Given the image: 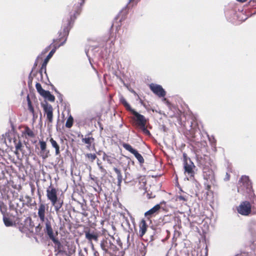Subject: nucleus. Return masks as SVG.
<instances>
[{"label": "nucleus", "instance_id": "nucleus-8", "mask_svg": "<svg viewBox=\"0 0 256 256\" xmlns=\"http://www.w3.org/2000/svg\"><path fill=\"white\" fill-rule=\"evenodd\" d=\"M189 126L190 128H202L203 125L201 122L196 118L188 120L184 126Z\"/></svg>", "mask_w": 256, "mask_h": 256}, {"label": "nucleus", "instance_id": "nucleus-35", "mask_svg": "<svg viewBox=\"0 0 256 256\" xmlns=\"http://www.w3.org/2000/svg\"><path fill=\"white\" fill-rule=\"evenodd\" d=\"M52 44H50L49 46H47V47L45 48L44 51V52H44V53H45V52H47L50 50V46H52Z\"/></svg>", "mask_w": 256, "mask_h": 256}, {"label": "nucleus", "instance_id": "nucleus-39", "mask_svg": "<svg viewBox=\"0 0 256 256\" xmlns=\"http://www.w3.org/2000/svg\"><path fill=\"white\" fill-rule=\"evenodd\" d=\"M127 8H128V6H125V8H124L122 9V11L121 12H124V11H126V10H127Z\"/></svg>", "mask_w": 256, "mask_h": 256}, {"label": "nucleus", "instance_id": "nucleus-33", "mask_svg": "<svg viewBox=\"0 0 256 256\" xmlns=\"http://www.w3.org/2000/svg\"><path fill=\"white\" fill-rule=\"evenodd\" d=\"M177 200H186V199L184 198V197L182 196H179L177 198Z\"/></svg>", "mask_w": 256, "mask_h": 256}, {"label": "nucleus", "instance_id": "nucleus-6", "mask_svg": "<svg viewBox=\"0 0 256 256\" xmlns=\"http://www.w3.org/2000/svg\"><path fill=\"white\" fill-rule=\"evenodd\" d=\"M150 87L151 90L158 97L162 98L166 96V91L160 85L152 84Z\"/></svg>", "mask_w": 256, "mask_h": 256}, {"label": "nucleus", "instance_id": "nucleus-31", "mask_svg": "<svg viewBox=\"0 0 256 256\" xmlns=\"http://www.w3.org/2000/svg\"><path fill=\"white\" fill-rule=\"evenodd\" d=\"M142 130V132L145 134H146V135H150V132H149V130H148V129H141Z\"/></svg>", "mask_w": 256, "mask_h": 256}, {"label": "nucleus", "instance_id": "nucleus-28", "mask_svg": "<svg viewBox=\"0 0 256 256\" xmlns=\"http://www.w3.org/2000/svg\"><path fill=\"white\" fill-rule=\"evenodd\" d=\"M86 156L92 161H94L96 158V155L95 154H86Z\"/></svg>", "mask_w": 256, "mask_h": 256}, {"label": "nucleus", "instance_id": "nucleus-16", "mask_svg": "<svg viewBox=\"0 0 256 256\" xmlns=\"http://www.w3.org/2000/svg\"><path fill=\"white\" fill-rule=\"evenodd\" d=\"M146 224L145 220H142L140 224V232L141 236H142L146 230Z\"/></svg>", "mask_w": 256, "mask_h": 256}, {"label": "nucleus", "instance_id": "nucleus-14", "mask_svg": "<svg viewBox=\"0 0 256 256\" xmlns=\"http://www.w3.org/2000/svg\"><path fill=\"white\" fill-rule=\"evenodd\" d=\"M160 204H156L152 208L149 210L145 212V216H150L155 213H156L160 209Z\"/></svg>", "mask_w": 256, "mask_h": 256}, {"label": "nucleus", "instance_id": "nucleus-18", "mask_svg": "<svg viewBox=\"0 0 256 256\" xmlns=\"http://www.w3.org/2000/svg\"><path fill=\"white\" fill-rule=\"evenodd\" d=\"M86 237L90 240H94L96 241L98 240V236L94 233L86 232Z\"/></svg>", "mask_w": 256, "mask_h": 256}, {"label": "nucleus", "instance_id": "nucleus-3", "mask_svg": "<svg viewBox=\"0 0 256 256\" xmlns=\"http://www.w3.org/2000/svg\"><path fill=\"white\" fill-rule=\"evenodd\" d=\"M131 112L133 115V120L136 125L139 126V128H147L146 126L147 120L143 115L140 114L134 110Z\"/></svg>", "mask_w": 256, "mask_h": 256}, {"label": "nucleus", "instance_id": "nucleus-13", "mask_svg": "<svg viewBox=\"0 0 256 256\" xmlns=\"http://www.w3.org/2000/svg\"><path fill=\"white\" fill-rule=\"evenodd\" d=\"M120 102L125 107L126 110L131 112L134 110L131 108L130 104L126 102L124 96H120Z\"/></svg>", "mask_w": 256, "mask_h": 256}, {"label": "nucleus", "instance_id": "nucleus-24", "mask_svg": "<svg viewBox=\"0 0 256 256\" xmlns=\"http://www.w3.org/2000/svg\"><path fill=\"white\" fill-rule=\"evenodd\" d=\"M240 181L244 184H246V186H249V179L246 176H242L240 179Z\"/></svg>", "mask_w": 256, "mask_h": 256}, {"label": "nucleus", "instance_id": "nucleus-29", "mask_svg": "<svg viewBox=\"0 0 256 256\" xmlns=\"http://www.w3.org/2000/svg\"><path fill=\"white\" fill-rule=\"evenodd\" d=\"M40 146L42 150H44L46 148V143L44 142H40Z\"/></svg>", "mask_w": 256, "mask_h": 256}, {"label": "nucleus", "instance_id": "nucleus-36", "mask_svg": "<svg viewBox=\"0 0 256 256\" xmlns=\"http://www.w3.org/2000/svg\"><path fill=\"white\" fill-rule=\"evenodd\" d=\"M140 0H128V4H130L132 2L134 1L136 2V4H137Z\"/></svg>", "mask_w": 256, "mask_h": 256}, {"label": "nucleus", "instance_id": "nucleus-27", "mask_svg": "<svg viewBox=\"0 0 256 256\" xmlns=\"http://www.w3.org/2000/svg\"><path fill=\"white\" fill-rule=\"evenodd\" d=\"M54 91L58 94V98L60 100V102L62 103L63 101V96L61 94L56 88H54Z\"/></svg>", "mask_w": 256, "mask_h": 256}, {"label": "nucleus", "instance_id": "nucleus-34", "mask_svg": "<svg viewBox=\"0 0 256 256\" xmlns=\"http://www.w3.org/2000/svg\"><path fill=\"white\" fill-rule=\"evenodd\" d=\"M32 72V71L30 72V76H29V80H28V85H30V84H32V80L30 79V76H31Z\"/></svg>", "mask_w": 256, "mask_h": 256}, {"label": "nucleus", "instance_id": "nucleus-22", "mask_svg": "<svg viewBox=\"0 0 256 256\" xmlns=\"http://www.w3.org/2000/svg\"><path fill=\"white\" fill-rule=\"evenodd\" d=\"M73 124V118L72 116H70L69 118H68L66 123V126L68 128H70Z\"/></svg>", "mask_w": 256, "mask_h": 256}, {"label": "nucleus", "instance_id": "nucleus-1", "mask_svg": "<svg viewBox=\"0 0 256 256\" xmlns=\"http://www.w3.org/2000/svg\"><path fill=\"white\" fill-rule=\"evenodd\" d=\"M76 17L73 18L72 15H71L70 18H66L63 20L62 26V31L58 32V38L57 40L60 41L61 40H64L58 46L54 45V48L51 50V51L49 52L48 55L44 60V61L42 64L40 70L39 72L41 77H42V74L43 72L47 76L46 70V64L50 59L52 56L53 54L56 52V48L62 46H63L66 42L68 36L69 34V32L73 26Z\"/></svg>", "mask_w": 256, "mask_h": 256}, {"label": "nucleus", "instance_id": "nucleus-40", "mask_svg": "<svg viewBox=\"0 0 256 256\" xmlns=\"http://www.w3.org/2000/svg\"><path fill=\"white\" fill-rule=\"evenodd\" d=\"M238 2H246L247 0H236Z\"/></svg>", "mask_w": 256, "mask_h": 256}, {"label": "nucleus", "instance_id": "nucleus-23", "mask_svg": "<svg viewBox=\"0 0 256 256\" xmlns=\"http://www.w3.org/2000/svg\"><path fill=\"white\" fill-rule=\"evenodd\" d=\"M133 154L135 156V157L137 158L140 162H144V160L142 156L136 150L134 152Z\"/></svg>", "mask_w": 256, "mask_h": 256}, {"label": "nucleus", "instance_id": "nucleus-37", "mask_svg": "<svg viewBox=\"0 0 256 256\" xmlns=\"http://www.w3.org/2000/svg\"><path fill=\"white\" fill-rule=\"evenodd\" d=\"M88 52H89V50H88V51H86V54L88 58V60H90V63L91 64L90 60V56H89L88 54Z\"/></svg>", "mask_w": 256, "mask_h": 256}, {"label": "nucleus", "instance_id": "nucleus-38", "mask_svg": "<svg viewBox=\"0 0 256 256\" xmlns=\"http://www.w3.org/2000/svg\"><path fill=\"white\" fill-rule=\"evenodd\" d=\"M4 154V152L1 149H0V156H2Z\"/></svg>", "mask_w": 256, "mask_h": 256}, {"label": "nucleus", "instance_id": "nucleus-2", "mask_svg": "<svg viewBox=\"0 0 256 256\" xmlns=\"http://www.w3.org/2000/svg\"><path fill=\"white\" fill-rule=\"evenodd\" d=\"M46 196L54 206L56 211H58L62 205V202L58 199L57 191L54 188H50L46 190Z\"/></svg>", "mask_w": 256, "mask_h": 256}, {"label": "nucleus", "instance_id": "nucleus-7", "mask_svg": "<svg viewBox=\"0 0 256 256\" xmlns=\"http://www.w3.org/2000/svg\"><path fill=\"white\" fill-rule=\"evenodd\" d=\"M42 106L44 108V114L46 115V118L49 122H51L52 120V107L48 104L46 101L44 103H42Z\"/></svg>", "mask_w": 256, "mask_h": 256}, {"label": "nucleus", "instance_id": "nucleus-26", "mask_svg": "<svg viewBox=\"0 0 256 256\" xmlns=\"http://www.w3.org/2000/svg\"><path fill=\"white\" fill-rule=\"evenodd\" d=\"M4 222L5 224V225L6 226H12V222L8 218H4Z\"/></svg>", "mask_w": 256, "mask_h": 256}, {"label": "nucleus", "instance_id": "nucleus-41", "mask_svg": "<svg viewBox=\"0 0 256 256\" xmlns=\"http://www.w3.org/2000/svg\"><path fill=\"white\" fill-rule=\"evenodd\" d=\"M36 65H37L36 62L34 64V66H36Z\"/></svg>", "mask_w": 256, "mask_h": 256}, {"label": "nucleus", "instance_id": "nucleus-21", "mask_svg": "<svg viewBox=\"0 0 256 256\" xmlns=\"http://www.w3.org/2000/svg\"><path fill=\"white\" fill-rule=\"evenodd\" d=\"M82 141L85 144L90 145L94 142V139L92 137L88 136L82 138Z\"/></svg>", "mask_w": 256, "mask_h": 256}, {"label": "nucleus", "instance_id": "nucleus-9", "mask_svg": "<svg viewBox=\"0 0 256 256\" xmlns=\"http://www.w3.org/2000/svg\"><path fill=\"white\" fill-rule=\"evenodd\" d=\"M84 0H81V2H78L77 4H74V12H70V16L72 15V18H74L76 17V16L80 14L81 10H82V6L84 4Z\"/></svg>", "mask_w": 256, "mask_h": 256}, {"label": "nucleus", "instance_id": "nucleus-11", "mask_svg": "<svg viewBox=\"0 0 256 256\" xmlns=\"http://www.w3.org/2000/svg\"><path fill=\"white\" fill-rule=\"evenodd\" d=\"M46 232L50 238L52 239L54 242H56V240H55L54 236L53 230L51 227V226L50 222H47L46 224Z\"/></svg>", "mask_w": 256, "mask_h": 256}, {"label": "nucleus", "instance_id": "nucleus-12", "mask_svg": "<svg viewBox=\"0 0 256 256\" xmlns=\"http://www.w3.org/2000/svg\"><path fill=\"white\" fill-rule=\"evenodd\" d=\"M194 166L192 162H190V164H188L187 162L184 164V169L185 172H188L191 176H192L193 174V168Z\"/></svg>", "mask_w": 256, "mask_h": 256}, {"label": "nucleus", "instance_id": "nucleus-15", "mask_svg": "<svg viewBox=\"0 0 256 256\" xmlns=\"http://www.w3.org/2000/svg\"><path fill=\"white\" fill-rule=\"evenodd\" d=\"M42 96L45 99L51 102H54L55 100L54 96L51 94L50 92L48 90H46Z\"/></svg>", "mask_w": 256, "mask_h": 256}, {"label": "nucleus", "instance_id": "nucleus-4", "mask_svg": "<svg viewBox=\"0 0 256 256\" xmlns=\"http://www.w3.org/2000/svg\"><path fill=\"white\" fill-rule=\"evenodd\" d=\"M237 210L242 215L248 216L251 212V205L248 202H243L237 208Z\"/></svg>", "mask_w": 256, "mask_h": 256}, {"label": "nucleus", "instance_id": "nucleus-30", "mask_svg": "<svg viewBox=\"0 0 256 256\" xmlns=\"http://www.w3.org/2000/svg\"><path fill=\"white\" fill-rule=\"evenodd\" d=\"M28 109L30 110V112L34 115V108L32 106V104H30V105H28Z\"/></svg>", "mask_w": 256, "mask_h": 256}, {"label": "nucleus", "instance_id": "nucleus-20", "mask_svg": "<svg viewBox=\"0 0 256 256\" xmlns=\"http://www.w3.org/2000/svg\"><path fill=\"white\" fill-rule=\"evenodd\" d=\"M36 89L37 92L39 93V94L40 96H42L44 94V92L46 91V90H44L42 88L41 84L38 82H37L36 84Z\"/></svg>", "mask_w": 256, "mask_h": 256}, {"label": "nucleus", "instance_id": "nucleus-5", "mask_svg": "<svg viewBox=\"0 0 256 256\" xmlns=\"http://www.w3.org/2000/svg\"><path fill=\"white\" fill-rule=\"evenodd\" d=\"M83 126L91 128H102L100 122L96 118H86L83 122Z\"/></svg>", "mask_w": 256, "mask_h": 256}, {"label": "nucleus", "instance_id": "nucleus-19", "mask_svg": "<svg viewBox=\"0 0 256 256\" xmlns=\"http://www.w3.org/2000/svg\"><path fill=\"white\" fill-rule=\"evenodd\" d=\"M122 146L127 150L129 151L132 154H134V152L136 151L130 145L126 143L122 144Z\"/></svg>", "mask_w": 256, "mask_h": 256}, {"label": "nucleus", "instance_id": "nucleus-17", "mask_svg": "<svg viewBox=\"0 0 256 256\" xmlns=\"http://www.w3.org/2000/svg\"><path fill=\"white\" fill-rule=\"evenodd\" d=\"M50 142L52 146L56 150V155H58L60 154V147L58 144H57L56 141H55L52 138L50 139Z\"/></svg>", "mask_w": 256, "mask_h": 256}, {"label": "nucleus", "instance_id": "nucleus-42", "mask_svg": "<svg viewBox=\"0 0 256 256\" xmlns=\"http://www.w3.org/2000/svg\"><path fill=\"white\" fill-rule=\"evenodd\" d=\"M131 92L134 94H136L134 90H132Z\"/></svg>", "mask_w": 256, "mask_h": 256}, {"label": "nucleus", "instance_id": "nucleus-25", "mask_svg": "<svg viewBox=\"0 0 256 256\" xmlns=\"http://www.w3.org/2000/svg\"><path fill=\"white\" fill-rule=\"evenodd\" d=\"M24 134L26 136H28L29 137H32L34 136V134L31 129H26Z\"/></svg>", "mask_w": 256, "mask_h": 256}, {"label": "nucleus", "instance_id": "nucleus-10", "mask_svg": "<svg viewBox=\"0 0 256 256\" xmlns=\"http://www.w3.org/2000/svg\"><path fill=\"white\" fill-rule=\"evenodd\" d=\"M46 206L43 204H40L38 210V216L41 221L44 222L45 220Z\"/></svg>", "mask_w": 256, "mask_h": 256}, {"label": "nucleus", "instance_id": "nucleus-32", "mask_svg": "<svg viewBox=\"0 0 256 256\" xmlns=\"http://www.w3.org/2000/svg\"><path fill=\"white\" fill-rule=\"evenodd\" d=\"M26 100L28 102V105H30V104H32L31 100L28 95L26 97Z\"/></svg>", "mask_w": 256, "mask_h": 256}]
</instances>
